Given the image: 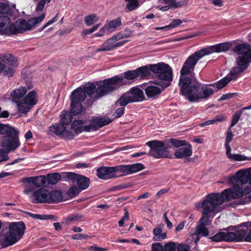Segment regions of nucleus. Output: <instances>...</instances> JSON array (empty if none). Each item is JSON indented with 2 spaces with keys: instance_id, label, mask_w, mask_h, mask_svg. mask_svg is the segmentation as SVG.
<instances>
[{
  "instance_id": "nucleus-1",
  "label": "nucleus",
  "mask_w": 251,
  "mask_h": 251,
  "mask_svg": "<svg viewBox=\"0 0 251 251\" xmlns=\"http://www.w3.org/2000/svg\"><path fill=\"white\" fill-rule=\"evenodd\" d=\"M193 72V71L189 73L181 74V70H180L178 83L180 88V93L191 102L209 98L216 91V89L213 88L215 84L201 85L195 78H192L186 75Z\"/></svg>"
},
{
  "instance_id": "nucleus-2",
  "label": "nucleus",
  "mask_w": 251,
  "mask_h": 251,
  "mask_svg": "<svg viewBox=\"0 0 251 251\" xmlns=\"http://www.w3.org/2000/svg\"><path fill=\"white\" fill-rule=\"evenodd\" d=\"M223 196L220 193H210L206 195L201 203L195 204L197 208L201 207L202 217L199 220L200 224L197 226L195 231L196 235L207 236L208 231L206 226L210 225L209 220L210 215L213 216L221 210L220 205L224 202Z\"/></svg>"
},
{
  "instance_id": "nucleus-3",
  "label": "nucleus",
  "mask_w": 251,
  "mask_h": 251,
  "mask_svg": "<svg viewBox=\"0 0 251 251\" xmlns=\"http://www.w3.org/2000/svg\"><path fill=\"white\" fill-rule=\"evenodd\" d=\"M223 196L220 193H210L206 195L201 203L195 204L197 208L201 207L202 217L199 220L200 224L197 226L195 231L196 235L207 236L208 231L206 226L210 225L209 220L210 215L213 216L221 210L220 205L224 202Z\"/></svg>"
},
{
  "instance_id": "nucleus-4",
  "label": "nucleus",
  "mask_w": 251,
  "mask_h": 251,
  "mask_svg": "<svg viewBox=\"0 0 251 251\" xmlns=\"http://www.w3.org/2000/svg\"><path fill=\"white\" fill-rule=\"evenodd\" d=\"M237 54L235 59L236 66L233 67L226 77L214 83L216 91L224 88L231 80L238 77L249 66L251 62V46L247 43L236 45L233 50Z\"/></svg>"
},
{
  "instance_id": "nucleus-5",
  "label": "nucleus",
  "mask_w": 251,
  "mask_h": 251,
  "mask_svg": "<svg viewBox=\"0 0 251 251\" xmlns=\"http://www.w3.org/2000/svg\"><path fill=\"white\" fill-rule=\"evenodd\" d=\"M45 17V14L43 13L38 17L30 19L28 21L22 20L17 21L15 24L8 26L7 25L9 23V19L6 16H0V34H17L25 31L30 30L40 24Z\"/></svg>"
},
{
  "instance_id": "nucleus-6",
  "label": "nucleus",
  "mask_w": 251,
  "mask_h": 251,
  "mask_svg": "<svg viewBox=\"0 0 251 251\" xmlns=\"http://www.w3.org/2000/svg\"><path fill=\"white\" fill-rule=\"evenodd\" d=\"M231 44L229 42H224L218 44L208 48L200 50L192 55L184 63L181 68V74L189 73L194 71V67L198 60L202 57L213 52L226 51L230 49Z\"/></svg>"
},
{
  "instance_id": "nucleus-7",
  "label": "nucleus",
  "mask_w": 251,
  "mask_h": 251,
  "mask_svg": "<svg viewBox=\"0 0 251 251\" xmlns=\"http://www.w3.org/2000/svg\"><path fill=\"white\" fill-rule=\"evenodd\" d=\"M137 73L135 70H129L124 72L122 77L115 75L111 78L104 79L103 84L97 90L98 97H102L120 86L126 84V82L125 79L131 80L137 78Z\"/></svg>"
},
{
  "instance_id": "nucleus-8",
  "label": "nucleus",
  "mask_w": 251,
  "mask_h": 251,
  "mask_svg": "<svg viewBox=\"0 0 251 251\" xmlns=\"http://www.w3.org/2000/svg\"><path fill=\"white\" fill-rule=\"evenodd\" d=\"M0 134L1 146L7 151H14L20 146L19 132L13 127L0 124Z\"/></svg>"
},
{
  "instance_id": "nucleus-9",
  "label": "nucleus",
  "mask_w": 251,
  "mask_h": 251,
  "mask_svg": "<svg viewBox=\"0 0 251 251\" xmlns=\"http://www.w3.org/2000/svg\"><path fill=\"white\" fill-rule=\"evenodd\" d=\"M71 112L64 111L60 115V123L52 125L49 128V130L55 135L65 139H72L74 137L73 132L67 128L66 126L69 125L72 121Z\"/></svg>"
},
{
  "instance_id": "nucleus-10",
  "label": "nucleus",
  "mask_w": 251,
  "mask_h": 251,
  "mask_svg": "<svg viewBox=\"0 0 251 251\" xmlns=\"http://www.w3.org/2000/svg\"><path fill=\"white\" fill-rule=\"evenodd\" d=\"M151 71L157 75V79L155 80L156 84L164 87H169L173 79L171 68L167 64L160 62L150 66Z\"/></svg>"
},
{
  "instance_id": "nucleus-11",
  "label": "nucleus",
  "mask_w": 251,
  "mask_h": 251,
  "mask_svg": "<svg viewBox=\"0 0 251 251\" xmlns=\"http://www.w3.org/2000/svg\"><path fill=\"white\" fill-rule=\"evenodd\" d=\"M151 71L157 75V79L155 80L156 84L164 87H169L173 79L171 68L167 64L160 62L150 66Z\"/></svg>"
},
{
  "instance_id": "nucleus-12",
  "label": "nucleus",
  "mask_w": 251,
  "mask_h": 251,
  "mask_svg": "<svg viewBox=\"0 0 251 251\" xmlns=\"http://www.w3.org/2000/svg\"><path fill=\"white\" fill-rule=\"evenodd\" d=\"M38 101L37 93L34 91L29 92L24 98L16 100L13 102L18 111L22 114H26L35 105Z\"/></svg>"
},
{
  "instance_id": "nucleus-13",
  "label": "nucleus",
  "mask_w": 251,
  "mask_h": 251,
  "mask_svg": "<svg viewBox=\"0 0 251 251\" xmlns=\"http://www.w3.org/2000/svg\"><path fill=\"white\" fill-rule=\"evenodd\" d=\"M146 145L150 148L149 155L155 158H167L169 156L168 149L169 146L161 141L153 140L148 142Z\"/></svg>"
},
{
  "instance_id": "nucleus-14",
  "label": "nucleus",
  "mask_w": 251,
  "mask_h": 251,
  "mask_svg": "<svg viewBox=\"0 0 251 251\" xmlns=\"http://www.w3.org/2000/svg\"><path fill=\"white\" fill-rule=\"evenodd\" d=\"M131 32L128 33H118L115 35L104 42L102 45L96 50L97 52L109 51L116 48L121 47L126 43L125 41H119V40L127 38L131 36Z\"/></svg>"
},
{
  "instance_id": "nucleus-15",
  "label": "nucleus",
  "mask_w": 251,
  "mask_h": 251,
  "mask_svg": "<svg viewBox=\"0 0 251 251\" xmlns=\"http://www.w3.org/2000/svg\"><path fill=\"white\" fill-rule=\"evenodd\" d=\"M144 95L142 90L137 87H133L130 90L123 95L117 100L116 105L126 106L130 102H138L143 100Z\"/></svg>"
},
{
  "instance_id": "nucleus-16",
  "label": "nucleus",
  "mask_w": 251,
  "mask_h": 251,
  "mask_svg": "<svg viewBox=\"0 0 251 251\" xmlns=\"http://www.w3.org/2000/svg\"><path fill=\"white\" fill-rule=\"evenodd\" d=\"M84 94L80 89H76L71 93L70 111L73 115H78L82 111V102L84 100Z\"/></svg>"
},
{
  "instance_id": "nucleus-17",
  "label": "nucleus",
  "mask_w": 251,
  "mask_h": 251,
  "mask_svg": "<svg viewBox=\"0 0 251 251\" xmlns=\"http://www.w3.org/2000/svg\"><path fill=\"white\" fill-rule=\"evenodd\" d=\"M224 201L239 198L244 196L243 189L238 184L234 185L231 188L226 189L221 193Z\"/></svg>"
},
{
  "instance_id": "nucleus-18",
  "label": "nucleus",
  "mask_w": 251,
  "mask_h": 251,
  "mask_svg": "<svg viewBox=\"0 0 251 251\" xmlns=\"http://www.w3.org/2000/svg\"><path fill=\"white\" fill-rule=\"evenodd\" d=\"M66 176L70 180L76 181L80 190L86 189L89 186L90 180L86 176L78 175L72 172L67 173Z\"/></svg>"
},
{
  "instance_id": "nucleus-19",
  "label": "nucleus",
  "mask_w": 251,
  "mask_h": 251,
  "mask_svg": "<svg viewBox=\"0 0 251 251\" xmlns=\"http://www.w3.org/2000/svg\"><path fill=\"white\" fill-rule=\"evenodd\" d=\"M25 228V225L23 222H13L10 224L8 231L20 240L24 233Z\"/></svg>"
},
{
  "instance_id": "nucleus-20",
  "label": "nucleus",
  "mask_w": 251,
  "mask_h": 251,
  "mask_svg": "<svg viewBox=\"0 0 251 251\" xmlns=\"http://www.w3.org/2000/svg\"><path fill=\"white\" fill-rule=\"evenodd\" d=\"M97 176L99 178L109 179L116 177L114 167L101 166L97 170Z\"/></svg>"
},
{
  "instance_id": "nucleus-21",
  "label": "nucleus",
  "mask_w": 251,
  "mask_h": 251,
  "mask_svg": "<svg viewBox=\"0 0 251 251\" xmlns=\"http://www.w3.org/2000/svg\"><path fill=\"white\" fill-rule=\"evenodd\" d=\"M98 83H99L100 86L98 87L97 89H96V86L93 83H88L83 85L82 87H79L77 89H80L83 92L84 95V99L86 98V95L91 97L95 93V92H96V95L93 98L95 99H97L100 98L101 97H98L97 90L100 86L103 84V82H102L101 81L98 82Z\"/></svg>"
},
{
  "instance_id": "nucleus-22",
  "label": "nucleus",
  "mask_w": 251,
  "mask_h": 251,
  "mask_svg": "<svg viewBox=\"0 0 251 251\" xmlns=\"http://www.w3.org/2000/svg\"><path fill=\"white\" fill-rule=\"evenodd\" d=\"M229 180L231 182H235L240 183L241 184L248 182L249 180V170H240L237 171L235 176L230 177Z\"/></svg>"
},
{
  "instance_id": "nucleus-23",
  "label": "nucleus",
  "mask_w": 251,
  "mask_h": 251,
  "mask_svg": "<svg viewBox=\"0 0 251 251\" xmlns=\"http://www.w3.org/2000/svg\"><path fill=\"white\" fill-rule=\"evenodd\" d=\"M236 238V234L230 232H219L215 235L210 237L211 240L214 242H221L222 241H232Z\"/></svg>"
},
{
  "instance_id": "nucleus-24",
  "label": "nucleus",
  "mask_w": 251,
  "mask_h": 251,
  "mask_svg": "<svg viewBox=\"0 0 251 251\" xmlns=\"http://www.w3.org/2000/svg\"><path fill=\"white\" fill-rule=\"evenodd\" d=\"M32 196L34 203H48L49 191L46 189L40 188L34 191Z\"/></svg>"
},
{
  "instance_id": "nucleus-25",
  "label": "nucleus",
  "mask_w": 251,
  "mask_h": 251,
  "mask_svg": "<svg viewBox=\"0 0 251 251\" xmlns=\"http://www.w3.org/2000/svg\"><path fill=\"white\" fill-rule=\"evenodd\" d=\"M112 121L108 118H95L92 120L91 124L88 125L91 131L96 130L110 124Z\"/></svg>"
},
{
  "instance_id": "nucleus-26",
  "label": "nucleus",
  "mask_w": 251,
  "mask_h": 251,
  "mask_svg": "<svg viewBox=\"0 0 251 251\" xmlns=\"http://www.w3.org/2000/svg\"><path fill=\"white\" fill-rule=\"evenodd\" d=\"M167 87L156 84L149 85L145 89V92L149 98H154L160 94Z\"/></svg>"
},
{
  "instance_id": "nucleus-27",
  "label": "nucleus",
  "mask_w": 251,
  "mask_h": 251,
  "mask_svg": "<svg viewBox=\"0 0 251 251\" xmlns=\"http://www.w3.org/2000/svg\"><path fill=\"white\" fill-rule=\"evenodd\" d=\"M19 240L12 233L8 231L0 239V242L3 248H6L15 244Z\"/></svg>"
},
{
  "instance_id": "nucleus-28",
  "label": "nucleus",
  "mask_w": 251,
  "mask_h": 251,
  "mask_svg": "<svg viewBox=\"0 0 251 251\" xmlns=\"http://www.w3.org/2000/svg\"><path fill=\"white\" fill-rule=\"evenodd\" d=\"M121 25V19L120 18H118L109 22L105 25L103 26L102 30L107 31V34H109L115 31Z\"/></svg>"
},
{
  "instance_id": "nucleus-29",
  "label": "nucleus",
  "mask_w": 251,
  "mask_h": 251,
  "mask_svg": "<svg viewBox=\"0 0 251 251\" xmlns=\"http://www.w3.org/2000/svg\"><path fill=\"white\" fill-rule=\"evenodd\" d=\"M84 122L82 120H78L73 121L71 125V128L73 130L76 134L81 133L83 131H90L91 129L88 125L84 126Z\"/></svg>"
},
{
  "instance_id": "nucleus-30",
  "label": "nucleus",
  "mask_w": 251,
  "mask_h": 251,
  "mask_svg": "<svg viewBox=\"0 0 251 251\" xmlns=\"http://www.w3.org/2000/svg\"><path fill=\"white\" fill-rule=\"evenodd\" d=\"M192 153V146L189 145L188 146L176 150L175 152V156L177 159L185 158L190 156Z\"/></svg>"
},
{
  "instance_id": "nucleus-31",
  "label": "nucleus",
  "mask_w": 251,
  "mask_h": 251,
  "mask_svg": "<svg viewBox=\"0 0 251 251\" xmlns=\"http://www.w3.org/2000/svg\"><path fill=\"white\" fill-rule=\"evenodd\" d=\"M226 149V154L230 159L235 161H241L244 160H251L249 157L241 154L231 153V148L229 144H225Z\"/></svg>"
},
{
  "instance_id": "nucleus-32",
  "label": "nucleus",
  "mask_w": 251,
  "mask_h": 251,
  "mask_svg": "<svg viewBox=\"0 0 251 251\" xmlns=\"http://www.w3.org/2000/svg\"><path fill=\"white\" fill-rule=\"evenodd\" d=\"M25 180L32 181L35 186L39 187L47 186V177L45 176H39L35 177H26Z\"/></svg>"
},
{
  "instance_id": "nucleus-33",
  "label": "nucleus",
  "mask_w": 251,
  "mask_h": 251,
  "mask_svg": "<svg viewBox=\"0 0 251 251\" xmlns=\"http://www.w3.org/2000/svg\"><path fill=\"white\" fill-rule=\"evenodd\" d=\"M27 90L25 87L21 86L19 88L15 89L11 92V96L12 98L13 102L16 100H20L24 97L26 93Z\"/></svg>"
},
{
  "instance_id": "nucleus-34",
  "label": "nucleus",
  "mask_w": 251,
  "mask_h": 251,
  "mask_svg": "<svg viewBox=\"0 0 251 251\" xmlns=\"http://www.w3.org/2000/svg\"><path fill=\"white\" fill-rule=\"evenodd\" d=\"M62 199V194L60 191L53 190L49 191L48 203L57 202Z\"/></svg>"
},
{
  "instance_id": "nucleus-35",
  "label": "nucleus",
  "mask_w": 251,
  "mask_h": 251,
  "mask_svg": "<svg viewBox=\"0 0 251 251\" xmlns=\"http://www.w3.org/2000/svg\"><path fill=\"white\" fill-rule=\"evenodd\" d=\"M116 177L130 174L129 165H120L114 167Z\"/></svg>"
},
{
  "instance_id": "nucleus-36",
  "label": "nucleus",
  "mask_w": 251,
  "mask_h": 251,
  "mask_svg": "<svg viewBox=\"0 0 251 251\" xmlns=\"http://www.w3.org/2000/svg\"><path fill=\"white\" fill-rule=\"evenodd\" d=\"M84 221L83 216L79 214H73L67 217L64 221L66 225H69L72 223H76Z\"/></svg>"
},
{
  "instance_id": "nucleus-37",
  "label": "nucleus",
  "mask_w": 251,
  "mask_h": 251,
  "mask_svg": "<svg viewBox=\"0 0 251 251\" xmlns=\"http://www.w3.org/2000/svg\"><path fill=\"white\" fill-rule=\"evenodd\" d=\"M0 59L6 63L14 67L18 66L17 60L16 58L10 54H2L0 56Z\"/></svg>"
},
{
  "instance_id": "nucleus-38",
  "label": "nucleus",
  "mask_w": 251,
  "mask_h": 251,
  "mask_svg": "<svg viewBox=\"0 0 251 251\" xmlns=\"http://www.w3.org/2000/svg\"><path fill=\"white\" fill-rule=\"evenodd\" d=\"M47 177V185H54L56 184L61 179V176L59 173H53L48 175Z\"/></svg>"
},
{
  "instance_id": "nucleus-39",
  "label": "nucleus",
  "mask_w": 251,
  "mask_h": 251,
  "mask_svg": "<svg viewBox=\"0 0 251 251\" xmlns=\"http://www.w3.org/2000/svg\"><path fill=\"white\" fill-rule=\"evenodd\" d=\"M137 73V76H140L142 78L148 77L150 75V69L147 66L138 68L135 70Z\"/></svg>"
},
{
  "instance_id": "nucleus-40",
  "label": "nucleus",
  "mask_w": 251,
  "mask_h": 251,
  "mask_svg": "<svg viewBox=\"0 0 251 251\" xmlns=\"http://www.w3.org/2000/svg\"><path fill=\"white\" fill-rule=\"evenodd\" d=\"M127 2L126 8L129 11H131L138 8L140 6L138 0H125Z\"/></svg>"
},
{
  "instance_id": "nucleus-41",
  "label": "nucleus",
  "mask_w": 251,
  "mask_h": 251,
  "mask_svg": "<svg viewBox=\"0 0 251 251\" xmlns=\"http://www.w3.org/2000/svg\"><path fill=\"white\" fill-rule=\"evenodd\" d=\"M225 119L223 115H219L216 116L214 119L206 121L204 122L201 123L200 125L201 127H203L207 125L214 124L218 122H221L224 121Z\"/></svg>"
},
{
  "instance_id": "nucleus-42",
  "label": "nucleus",
  "mask_w": 251,
  "mask_h": 251,
  "mask_svg": "<svg viewBox=\"0 0 251 251\" xmlns=\"http://www.w3.org/2000/svg\"><path fill=\"white\" fill-rule=\"evenodd\" d=\"M99 20V18L94 14L88 15L84 18V22L87 26L92 25L93 24L98 21Z\"/></svg>"
},
{
  "instance_id": "nucleus-43",
  "label": "nucleus",
  "mask_w": 251,
  "mask_h": 251,
  "mask_svg": "<svg viewBox=\"0 0 251 251\" xmlns=\"http://www.w3.org/2000/svg\"><path fill=\"white\" fill-rule=\"evenodd\" d=\"M25 179L26 177L23 178L22 179V182L26 183L25 186L24 193L25 194H28L34 190V186L35 185L33 183H32V181H29L28 182V181H27L25 180Z\"/></svg>"
},
{
  "instance_id": "nucleus-44",
  "label": "nucleus",
  "mask_w": 251,
  "mask_h": 251,
  "mask_svg": "<svg viewBox=\"0 0 251 251\" xmlns=\"http://www.w3.org/2000/svg\"><path fill=\"white\" fill-rule=\"evenodd\" d=\"M130 174L136 173L144 169V166L142 163H135L128 165Z\"/></svg>"
},
{
  "instance_id": "nucleus-45",
  "label": "nucleus",
  "mask_w": 251,
  "mask_h": 251,
  "mask_svg": "<svg viewBox=\"0 0 251 251\" xmlns=\"http://www.w3.org/2000/svg\"><path fill=\"white\" fill-rule=\"evenodd\" d=\"M12 9L6 3L0 2V14H11Z\"/></svg>"
},
{
  "instance_id": "nucleus-46",
  "label": "nucleus",
  "mask_w": 251,
  "mask_h": 251,
  "mask_svg": "<svg viewBox=\"0 0 251 251\" xmlns=\"http://www.w3.org/2000/svg\"><path fill=\"white\" fill-rule=\"evenodd\" d=\"M170 143L175 147L179 148L186 145V142L184 140H177L174 138L170 139Z\"/></svg>"
},
{
  "instance_id": "nucleus-47",
  "label": "nucleus",
  "mask_w": 251,
  "mask_h": 251,
  "mask_svg": "<svg viewBox=\"0 0 251 251\" xmlns=\"http://www.w3.org/2000/svg\"><path fill=\"white\" fill-rule=\"evenodd\" d=\"M166 4H168L173 8H176L182 6L183 4L181 2H176V0H163Z\"/></svg>"
},
{
  "instance_id": "nucleus-48",
  "label": "nucleus",
  "mask_w": 251,
  "mask_h": 251,
  "mask_svg": "<svg viewBox=\"0 0 251 251\" xmlns=\"http://www.w3.org/2000/svg\"><path fill=\"white\" fill-rule=\"evenodd\" d=\"M242 114V111L236 112L233 116L230 128L234 126L238 122L240 117Z\"/></svg>"
},
{
  "instance_id": "nucleus-49",
  "label": "nucleus",
  "mask_w": 251,
  "mask_h": 251,
  "mask_svg": "<svg viewBox=\"0 0 251 251\" xmlns=\"http://www.w3.org/2000/svg\"><path fill=\"white\" fill-rule=\"evenodd\" d=\"M177 249L176 244L173 242L166 243L164 247V251H176Z\"/></svg>"
},
{
  "instance_id": "nucleus-50",
  "label": "nucleus",
  "mask_w": 251,
  "mask_h": 251,
  "mask_svg": "<svg viewBox=\"0 0 251 251\" xmlns=\"http://www.w3.org/2000/svg\"><path fill=\"white\" fill-rule=\"evenodd\" d=\"M80 190L77 188L75 186L72 187L70 189H69L68 191V194L69 196L71 197H74L77 195L79 192Z\"/></svg>"
},
{
  "instance_id": "nucleus-51",
  "label": "nucleus",
  "mask_w": 251,
  "mask_h": 251,
  "mask_svg": "<svg viewBox=\"0 0 251 251\" xmlns=\"http://www.w3.org/2000/svg\"><path fill=\"white\" fill-rule=\"evenodd\" d=\"M182 23V21L179 19H175L173 20L168 25L169 30L170 29L176 27Z\"/></svg>"
},
{
  "instance_id": "nucleus-52",
  "label": "nucleus",
  "mask_w": 251,
  "mask_h": 251,
  "mask_svg": "<svg viewBox=\"0 0 251 251\" xmlns=\"http://www.w3.org/2000/svg\"><path fill=\"white\" fill-rule=\"evenodd\" d=\"M151 251H164V247L161 243H154L151 246Z\"/></svg>"
},
{
  "instance_id": "nucleus-53",
  "label": "nucleus",
  "mask_w": 251,
  "mask_h": 251,
  "mask_svg": "<svg viewBox=\"0 0 251 251\" xmlns=\"http://www.w3.org/2000/svg\"><path fill=\"white\" fill-rule=\"evenodd\" d=\"M8 152L3 150H0V162L6 161L8 159Z\"/></svg>"
},
{
  "instance_id": "nucleus-54",
  "label": "nucleus",
  "mask_w": 251,
  "mask_h": 251,
  "mask_svg": "<svg viewBox=\"0 0 251 251\" xmlns=\"http://www.w3.org/2000/svg\"><path fill=\"white\" fill-rule=\"evenodd\" d=\"M29 216L35 219L46 220L48 219L49 216L46 215H40L37 214L29 213Z\"/></svg>"
},
{
  "instance_id": "nucleus-55",
  "label": "nucleus",
  "mask_w": 251,
  "mask_h": 251,
  "mask_svg": "<svg viewBox=\"0 0 251 251\" xmlns=\"http://www.w3.org/2000/svg\"><path fill=\"white\" fill-rule=\"evenodd\" d=\"M122 107L118 108L115 113V118H118L122 116L125 112V106H122Z\"/></svg>"
},
{
  "instance_id": "nucleus-56",
  "label": "nucleus",
  "mask_w": 251,
  "mask_h": 251,
  "mask_svg": "<svg viewBox=\"0 0 251 251\" xmlns=\"http://www.w3.org/2000/svg\"><path fill=\"white\" fill-rule=\"evenodd\" d=\"M57 15L52 18L51 20H50L48 23H47L41 28L39 29V31H42L43 29H44L46 27L48 26L49 25H50L51 24L54 23V22H56L58 20L57 19Z\"/></svg>"
},
{
  "instance_id": "nucleus-57",
  "label": "nucleus",
  "mask_w": 251,
  "mask_h": 251,
  "mask_svg": "<svg viewBox=\"0 0 251 251\" xmlns=\"http://www.w3.org/2000/svg\"><path fill=\"white\" fill-rule=\"evenodd\" d=\"M50 1H47V0H41L38 3L36 7L37 11H41L44 7L46 3H49Z\"/></svg>"
},
{
  "instance_id": "nucleus-58",
  "label": "nucleus",
  "mask_w": 251,
  "mask_h": 251,
  "mask_svg": "<svg viewBox=\"0 0 251 251\" xmlns=\"http://www.w3.org/2000/svg\"><path fill=\"white\" fill-rule=\"evenodd\" d=\"M89 250L90 251H107L108 249L106 248L99 247L97 246L96 245H94L90 247L89 248Z\"/></svg>"
},
{
  "instance_id": "nucleus-59",
  "label": "nucleus",
  "mask_w": 251,
  "mask_h": 251,
  "mask_svg": "<svg viewBox=\"0 0 251 251\" xmlns=\"http://www.w3.org/2000/svg\"><path fill=\"white\" fill-rule=\"evenodd\" d=\"M87 237L86 235L83 234H75L73 235L71 238L74 240H80L86 239Z\"/></svg>"
},
{
  "instance_id": "nucleus-60",
  "label": "nucleus",
  "mask_w": 251,
  "mask_h": 251,
  "mask_svg": "<svg viewBox=\"0 0 251 251\" xmlns=\"http://www.w3.org/2000/svg\"><path fill=\"white\" fill-rule=\"evenodd\" d=\"M232 133L230 128H229L227 132V135L226 139L225 144H229L232 140Z\"/></svg>"
},
{
  "instance_id": "nucleus-61",
  "label": "nucleus",
  "mask_w": 251,
  "mask_h": 251,
  "mask_svg": "<svg viewBox=\"0 0 251 251\" xmlns=\"http://www.w3.org/2000/svg\"><path fill=\"white\" fill-rule=\"evenodd\" d=\"M15 71L13 68H8L4 71V75L7 76H11L14 74Z\"/></svg>"
},
{
  "instance_id": "nucleus-62",
  "label": "nucleus",
  "mask_w": 251,
  "mask_h": 251,
  "mask_svg": "<svg viewBox=\"0 0 251 251\" xmlns=\"http://www.w3.org/2000/svg\"><path fill=\"white\" fill-rule=\"evenodd\" d=\"M163 217L164 218L165 222L167 224V227L169 228H172V227L173 226L172 223L169 221V219L168 218L166 213H165L163 214Z\"/></svg>"
},
{
  "instance_id": "nucleus-63",
  "label": "nucleus",
  "mask_w": 251,
  "mask_h": 251,
  "mask_svg": "<svg viewBox=\"0 0 251 251\" xmlns=\"http://www.w3.org/2000/svg\"><path fill=\"white\" fill-rule=\"evenodd\" d=\"M162 229L160 227H157L153 229V233L155 236L154 238H156L161 233Z\"/></svg>"
},
{
  "instance_id": "nucleus-64",
  "label": "nucleus",
  "mask_w": 251,
  "mask_h": 251,
  "mask_svg": "<svg viewBox=\"0 0 251 251\" xmlns=\"http://www.w3.org/2000/svg\"><path fill=\"white\" fill-rule=\"evenodd\" d=\"M166 237V233H161L156 238H153L154 241H161L162 240L165 239Z\"/></svg>"
}]
</instances>
